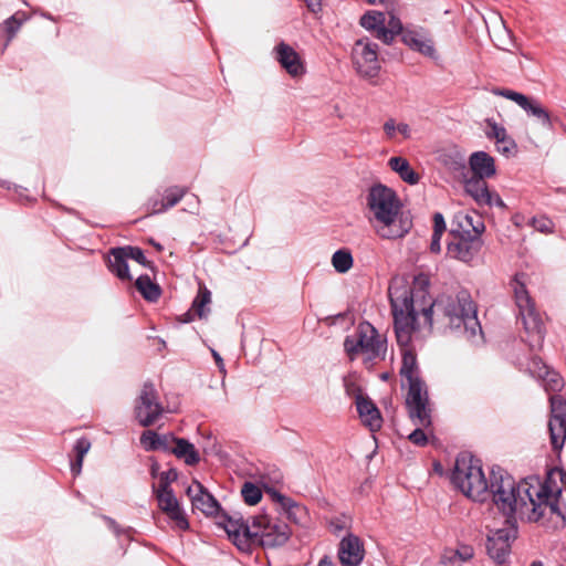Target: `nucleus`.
I'll list each match as a JSON object with an SVG mask.
<instances>
[{
    "mask_svg": "<svg viewBox=\"0 0 566 566\" xmlns=\"http://www.w3.org/2000/svg\"><path fill=\"white\" fill-rule=\"evenodd\" d=\"M276 60L283 69L292 76H298L304 73V66L298 54L293 48L281 42L276 48Z\"/></svg>",
    "mask_w": 566,
    "mask_h": 566,
    "instance_id": "obj_22",
    "label": "nucleus"
},
{
    "mask_svg": "<svg viewBox=\"0 0 566 566\" xmlns=\"http://www.w3.org/2000/svg\"><path fill=\"white\" fill-rule=\"evenodd\" d=\"M370 3H375V0H369Z\"/></svg>",
    "mask_w": 566,
    "mask_h": 566,
    "instance_id": "obj_63",
    "label": "nucleus"
},
{
    "mask_svg": "<svg viewBox=\"0 0 566 566\" xmlns=\"http://www.w3.org/2000/svg\"><path fill=\"white\" fill-rule=\"evenodd\" d=\"M159 509L175 523L180 531H186L189 523L172 490H154Z\"/></svg>",
    "mask_w": 566,
    "mask_h": 566,
    "instance_id": "obj_16",
    "label": "nucleus"
},
{
    "mask_svg": "<svg viewBox=\"0 0 566 566\" xmlns=\"http://www.w3.org/2000/svg\"><path fill=\"white\" fill-rule=\"evenodd\" d=\"M451 480L467 497L478 502L488 500L490 476H485L479 459L468 453L460 454L455 460Z\"/></svg>",
    "mask_w": 566,
    "mask_h": 566,
    "instance_id": "obj_6",
    "label": "nucleus"
},
{
    "mask_svg": "<svg viewBox=\"0 0 566 566\" xmlns=\"http://www.w3.org/2000/svg\"><path fill=\"white\" fill-rule=\"evenodd\" d=\"M211 292L202 283L199 284L198 294L195 297L190 310L180 316L182 323H190L195 317L206 318L210 312Z\"/></svg>",
    "mask_w": 566,
    "mask_h": 566,
    "instance_id": "obj_21",
    "label": "nucleus"
},
{
    "mask_svg": "<svg viewBox=\"0 0 566 566\" xmlns=\"http://www.w3.org/2000/svg\"><path fill=\"white\" fill-rule=\"evenodd\" d=\"M273 499L280 503L282 509L285 511L287 518L296 524H301L303 520L306 517V510L304 506L295 503L292 499L273 492Z\"/></svg>",
    "mask_w": 566,
    "mask_h": 566,
    "instance_id": "obj_28",
    "label": "nucleus"
},
{
    "mask_svg": "<svg viewBox=\"0 0 566 566\" xmlns=\"http://www.w3.org/2000/svg\"><path fill=\"white\" fill-rule=\"evenodd\" d=\"M90 449L91 442L86 438L78 439L74 446L75 454L78 455L80 458H84Z\"/></svg>",
    "mask_w": 566,
    "mask_h": 566,
    "instance_id": "obj_45",
    "label": "nucleus"
},
{
    "mask_svg": "<svg viewBox=\"0 0 566 566\" xmlns=\"http://www.w3.org/2000/svg\"><path fill=\"white\" fill-rule=\"evenodd\" d=\"M496 149L500 154L504 155L505 157H512L515 156V154L517 153V145L515 140L507 135L506 137H504L503 140L496 144Z\"/></svg>",
    "mask_w": 566,
    "mask_h": 566,
    "instance_id": "obj_40",
    "label": "nucleus"
},
{
    "mask_svg": "<svg viewBox=\"0 0 566 566\" xmlns=\"http://www.w3.org/2000/svg\"><path fill=\"white\" fill-rule=\"evenodd\" d=\"M417 428L408 436V439L416 446H420V447H423L427 444L428 442V438H427V434L424 433V431L422 430V428H428V426H420V424H417ZM431 426V423L429 424V427Z\"/></svg>",
    "mask_w": 566,
    "mask_h": 566,
    "instance_id": "obj_43",
    "label": "nucleus"
},
{
    "mask_svg": "<svg viewBox=\"0 0 566 566\" xmlns=\"http://www.w3.org/2000/svg\"><path fill=\"white\" fill-rule=\"evenodd\" d=\"M386 28L392 31L395 35L400 33L402 34L405 31L401 21L395 15H390Z\"/></svg>",
    "mask_w": 566,
    "mask_h": 566,
    "instance_id": "obj_48",
    "label": "nucleus"
},
{
    "mask_svg": "<svg viewBox=\"0 0 566 566\" xmlns=\"http://www.w3.org/2000/svg\"><path fill=\"white\" fill-rule=\"evenodd\" d=\"M211 354H212V357L218 366V369L220 371V374L222 375V377L224 378L226 375H227V370H226V366H224V363H223V359L222 357L220 356V354L214 350V349H211Z\"/></svg>",
    "mask_w": 566,
    "mask_h": 566,
    "instance_id": "obj_49",
    "label": "nucleus"
},
{
    "mask_svg": "<svg viewBox=\"0 0 566 566\" xmlns=\"http://www.w3.org/2000/svg\"><path fill=\"white\" fill-rule=\"evenodd\" d=\"M485 124L488 129L485 135L490 139H495V143L503 140L507 136V132L504 126L499 125L493 118H486Z\"/></svg>",
    "mask_w": 566,
    "mask_h": 566,
    "instance_id": "obj_37",
    "label": "nucleus"
},
{
    "mask_svg": "<svg viewBox=\"0 0 566 566\" xmlns=\"http://www.w3.org/2000/svg\"><path fill=\"white\" fill-rule=\"evenodd\" d=\"M539 379L544 381L545 390L548 392L559 391L564 386L562 377L557 373L549 369L548 373H544Z\"/></svg>",
    "mask_w": 566,
    "mask_h": 566,
    "instance_id": "obj_36",
    "label": "nucleus"
},
{
    "mask_svg": "<svg viewBox=\"0 0 566 566\" xmlns=\"http://www.w3.org/2000/svg\"><path fill=\"white\" fill-rule=\"evenodd\" d=\"M352 518L345 514L334 516L329 520L328 525L333 534L339 535L343 531L349 530Z\"/></svg>",
    "mask_w": 566,
    "mask_h": 566,
    "instance_id": "obj_38",
    "label": "nucleus"
},
{
    "mask_svg": "<svg viewBox=\"0 0 566 566\" xmlns=\"http://www.w3.org/2000/svg\"><path fill=\"white\" fill-rule=\"evenodd\" d=\"M158 470H159V464L157 462H154L151 464V470H150L151 471V475L156 476L158 474Z\"/></svg>",
    "mask_w": 566,
    "mask_h": 566,
    "instance_id": "obj_60",
    "label": "nucleus"
},
{
    "mask_svg": "<svg viewBox=\"0 0 566 566\" xmlns=\"http://www.w3.org/2000/svg\"><path fill=\"white\" fill-rule=\"evenodd\" d=\"M531 566H542V564L538 562H534Z\"/></svg>",
    "mask_w": 566,
    "mask_h": 566,
    "instance_id": "obj_61",
    "label": "nucleus"
},
{
    "mask_svg": "<svg viewBox=\"0 0 566 566\" xmlns=\"http://www.w3.org/2000/svg\"><path fill=\"white\" fill-rule=\"evenodd\" d=\"M491 93L516 103L528 116L536 118L543 127H552L549 113L538 99L509 88L493 87Z\"/></svg>",
    "mask_w": 566,
    "mask_h": 566,
    "instance_id": "obj_13",
    "label": "nucleus"
},
{
    "mask_svg": "<svg viewBox=\"0 0 566 566\" xmlns=\"http://www.w3.org/2000/svg\"><path fill=\"white\" fill-rule=\"evenodd\" d=\"M401 39L411 50L426 56L433 57L436 54L433 41L428 32L422 29H405Z\"/></svg>",
    "mask_w": 566,
    "mask_h": 566,
    "instance_id": "obj_19",
    "label": "nucleus"
},
{
    "mask_svg": "<svg viewBox=\"0 0 566 566\" xmlns=\"http://www.w3.org/2000/svg\"><path fill=\"white\" fill-rule=\"evenodd\" d=\"M469 165L473 176L488 179L496 174L494 158L485 151H475L469 158Z\"/></svg>",
    "mask_w": 566,
    "mask_h": 566,
    "instance_id": "obj_23",
    "label": "nucleus"
},
{
    "mask_svg": "<svg viewBox=\"0 0 566 566\" xmlns=\"http://www.w3.org/2000/svg\"><path fill=\"white\" fill-rule=\"evenodd\" d=\"M549 402L548 431L551 444L554 451H560L566 441V399L562 396L552 395Z\"/></svg>",
    "mask_w": 566,
    "mask_h": 566,
    "instance_id": "obj_15",
    "label": "nucleus"
},
{
    "mask_svg": "<svg viewBox=\"0 0 566 566\" xmlns=\"http://www.w3.org/2000/svg\"><path fill=\"white\" fill-rule=\"evenodd\" d=\"M394 36L392 31L388 30L385 24L376 31V38L381 40L385 44H390Z\"/></svg>",
    "mask_w": 566,
    "mask_h": 566,
    "instance_id": "obj_46",
    "label": "nucleus"
},
{
    "mask_svg": "<svg viewBox=\"0 0 566 566\" xmlns=\"http://www.w3.org/2000/svg\"><path fill=\"white\" fill-rule=\"evenodd\" d=\"M29 19L24 12H17L2 23V30L7 34L2 50H6L12 39L15 36L22 24Z\"/></svg>",
    "mask_w": 566,
    "mask_h": 566,
    "instance_id": "obj_29",
    "label": "nucleus"
},
{
    "mask_svg": "<svg viewBox=\"0 0 566 566\" xmlns=\"http://www.w3.org/2000/svg\"><path fill=\"white\" fill-rule=\"evenodd\" d=\"M441 237L442 234L432 233L431 242H430V251L432 253H439L441 251Z\"/></svg>",
    "mask_w": 566,
    "mask_h": 566,
    "instance_id": "obj_51",
    "label": "nucleus"
},
{
    "mask_svg": "<svg viewBox=\"0 0 566 566\" xmlns=\"http://www.w3.org/2000/svg\"><path fill=\"white\" fill-rule=\"evenodd\" d=\"M366 205L369 222L381 239H401L410 231L411 221L403 217L402 202L391 188L374 185L367 193Z\"/></svg>",
    "mask_w": 566,
    "mask_h": 566,
    "instance_id": "obj_3",
    "label": "nucleus"
},
{
    "mask_svg": "<svg viewBox=\"0 0 566 566\" xmlns=\"http://www.w3.org/2000/svg\"><path fill=\"white\" fill-rule=\"evenodd\" d=\"M388 166L401 180L409 185H417L420 180L419 174L411 168L409 161L403 157L397 156L389 158Z\"/></svg>",
    "mask_w": 566,
    "mask_h": 566,
    "instance_id": "obj_27",
    "label": "nucleus"
},
{
    "mask_svg": "<svg viewBox=\"0 0 566 566\" xmlns=\"http://www.w3.org/2000/svg\"><path fill=\"white\" fill-rule=\"evenodd\" d=\"M517 530L513 524L505 521V526L495 531H490L486 539V551L494 562L503 564L511 552V542L516 538Z\"/></svg>",
    "mask_w": 566,
    "mask_h": 566,
    "instance_id": "obj_14",
    "label": "nucleus"
},
{
    "mask_svg": "<svg viewBox=\"0 0 566 566\" xmlns=\"http://www.w3.org/2000/svg\"><path fill=\"white\" fill-rule=\"evenodd\" d=\"M365 557V548L360 538L348 533L338 545V559L343 566H358Z\"/></svg>",
    "mask_w": 566,
    "mask_h": 566,
    "instance_id": "obj_17",
    "label": "nucleus"
},
{
    "mask_svg": "<svg viewBox=\"0 0 566 566\" xmlns=\"http://www.w3.org/2000/svg\"><path fill=\"white\" fill-rule=\"evenodd\" d=\"M345 389L347 395L354 396L355 398L357 395L363 394L360 388L357 387L354 382L345 381Z\"/></svg>",
    "mask_w": 566,
    "mask_h": 566,
    "instance_id": "obj_54",
    "label": "nucleus"
},
{
    "mask_svg": "<svg viewBox=\"0 0 566 566\" xmlns=\"http://www.w3.org/2000/svg\"><path fill=\"white\" fill-rule=\"evenodd\" d=\"M433 307L441 315L442 322L447 328L461 334L472 343L483 340V332L476 316V305L467 291H460L455 296L441 298L439 302L422 308V315L426 322L432 324Z\"/></svg>",
    "mask_w": 566,
    "mask_h": 566,
    "instance_id": "obj_4",
    "label": "nucleus"
},
{
    "mask_svg": "<svg viewBox=\"0 0 566 566\" xmlns=\"http://www.w3.org/2000/svg\"><path fill=\"white\" fill-rule=\"evenodd\" d=\"M356 408L365 426L371 431L380 429L382 418L376 405L363 394L356 396Z\"/></svg>",
    "mask_w": 566,
    "mask_h": 566,
    "instance_id": "obj_20",
    "label": "nucleus"
},
{
    "mask_svg": "<svg viewBox=\"0 0 566 566\" xmlns=\"http://www.w3.org/2000/svg\"><path fill=\"white\" fill-rule=\"evenodd\" d=\"M155 247L157 248V250H161L163 249L160 244H156Z\"/></svg>",
    "mask_w": 566,
    "mask_h": 566,
    "instance_id": "obj_62",
    "label": "nucleus"
},
{
    "mask_svg": "<svg viewBox=\"0 0 566 566\" xmlns=\"http://www.w3.org/2000/svg\"><path fill=\"white\" fill-rule=\"evenodd\" d=\"M528 369H530L531 374L537 378L542 377L544 373L545 374L548 373V367L537 356H534L531 359V361L528 364Z\"/></svg>",
    "mask_w": 566,
    "mask_h": 566,
    "instance_id": "obj_44",
    "label": "nucleus"
},
{
    "mask_svg": "<svg viewBox=\"0 0 566 566\" xmlns=\"http://www.w3.org/2000/svg\"><path fill=\"white\" fill-rule=\"evenodd\" d=\"M169 441L175 442V447L169 448V451L177 458L184 459L187 465H196L200 461L199 452L187 439L172 437Z\"/></svg>",
    "mask_w": 566,
    "mask_h": 566,
    "instance_id": "obj_26",
    "label": "nucleus"
},
{
    "mask_svg": "<svg viewBox=\"0 0 566 566\" xmlns=\"http://www.w3.org/2000/svg\"><path fill=\"white\" fill-rule=\"evenodd\" d=\"M388 295L397 343L401 347L400 375L406 381L403 385L408 386L406 397L408 413L413 423L429 426L431 423V409L428 392L426 384L419 377L416 353L410 347L417 321L412 290L403 281L395 280L388 287Z\"/></svg>",
    "mask_w": 566,
    "mask_h": 566,
    "instance_id": "obj_1",
    "label": "nucleus"
},
{
    "mask_svg": "<svg viewBox=\"0 0 566 566\" xmlns=\"http://www.w3.org/2000/svg\"><path fill=\"white\" fill-rule=\"evenodd\" d=\"M515 303L518 308V316L522 319L524 329L527 334V342L531 349H539L544 342V324L535 308V304L528 295L524 283L517 277L513 283Z\"/></svg>",
    "mask_w": 566,
    "mask_h": 566,
    "instance_id": "obj_8",
    "label": "nucleus"
},
{
    "mask_svg": "<svg viewBox=\"0 0 566 566\" xmlns=\"http://www.w3.org/2000/svg\"><path fill=\"white\" fill-rule=\"evenodd\" d=\"M187 495L191 500L192 507L201 511L206 515H219L220 505L218 501L203 488V485L195 481L187 489Z\"/></svg>",
    "mask_w": 566,
    "mask_h": 566,
    "instance_id": "obj_18",
    "label": "nucleus"
},
{
    "mask_svg": "<svg viewBox=\"0 0 566 566\" xmlns=\"http://www.w3.org/2000/svg\"><path fill=\"white\" fill-rule=\"evenodd\" d=\"M353 255L348 249H339L332 255V265L338 273H347L353 268Z\"/></svg>",
    "mask_w": 566,
    "mask_h": 566,
    "instance_id": "obj_33",
    "label": "nucleus"
},
{
    "mask_svg": "<svg viewBox=\"0 0 566 566\" xmlns=\"http://www.w3.org/2000/svg\"><path fill=\"white\" fill-rule=\"evenodd\" d=\"M127 260L128 258L123 247L114 248L111 250V255L108 258V269L122 281L132 280Z\"/></svg>",
    "mask_w": 566,
    "mask_h": 566,
    "instance_id": "obj_25",
    "label": "nucleus"
},
{
    "mask_svg": "<svg viewBox=\"0 0 566 566\" xmlns=\"http://www.w3.org/2000/svg\"><path fill=\"white\" fill-rule=\"evenodd\" d=\"M464 189L479 206H493V193L489 190L485 179L472 177L465 181Z\"/></svg>",
    "mask_w": 566,
    "mask_h": 566,
    "instance_id": "obj_24",
    "label": "nucleus"
},
{
    "mask_svg": "<svg viewBox=\"0 0 566 566\" xmlns=\"http://www.w3.org/2000/svg\"><path fill=\"white\" fill-rule=\"evenodd\" d=\"M308 10L313 13H317L322 10V0H304Z\"/></svg>",
    "mask_w": 566,
    "mask_h": 566,
    "instance_id": "obj_53",
    "label": "nucleus"
},
{
    "mask_svg": "<svg viewBox=\"0 0 566 566\" xmlns=\"http://www.w3.org/2000/svg\"><path fill=\"white\" fill-rule=\"evenodd\" d=\"M385 14L378 11H369L360 18V24L366 30L377 31L385 24Z\"/></svg>",
    "mask_w": 566,
    "mask_h": 566,
    "instance_id": "obj_34",
    "label": "nucleus"
},
{
    "mask_svg": "<svg viewBox=\"0 0 566 566\" xmlns=\"http://www.w3.org/2000/svg\"><path fill=\"white\" fill-rule=\"evenodd\" d=\"M241 494L244 502L249 505H255L262 499L261 489L252 482H244L241 489Z\"/></svg>",
    "mask_w": 566,
    "mask_h": 566,
    "instance_id": "obj_35",
    "label": "nucleus"
},
{
    "mask_svg": "<svg viewBox=\"0 0 566 566\" xmlns=\"http://www.w3.org/2000/svg\"><path fill=\"white\" fill-rule=\"evenodd\" d=\"M384 130L389 138H392L397 130V124H396L395 119L390 118V119L386 120L384 124Z\"/></svg>",
    "mask_w": 566,
    "mask_h": 566,
    "instance_id": "obj_50",
    "label": "nucleus"
},
{
    "mask_svg": "<svg viewBox=\"0 0 566 566\" xmlns=\"http://www.w3.org/2000/svg\"><path fill=\"white\" fill-rule=\"evenodd\" d=\"M251 545L274 548L284 545L291 536V530L284 522L272 521L268 515H255Z\"/></svg>",
    "mask_w": 566,
    "mask_h": 566,
    "instance_id": "obj_9",
    "label": "nucleus"
},
{
    "mask_svg": "<svg viewBox=\"0 0 566 566\" xmlns=\"http://www.w3.org/2000/svg\"><path fill=\"white\" fill-rule=\"evenodd\" d=\"M455 554L460 557L461 560H468L473 556V548L470 546H462L455 552Z\"/></svg>",
    "mask_w": 566,
    "mask_h": 566,
    "instance_id": "obj_52",
    "label": "nucleus"
},
{
    "mask_svg": "<svg viewBox=\"0 0 566 566\" xmlns=\"http://www.w3.org/2000/svg\"><path fill=\"white\" fill-rule=\"evenodd\" d=\"M83 459L84 458H80L78 455H76V459L74 462L71 463V470L73 472V474H78L82 470V464H83Z\"/></svg>",
    "mask_w": 566,
    "mask_h": 566,
    "instance_id": "obj_55",
    "label": "nucleus"
},
{
    "mask_svg": "<svg viewBox=\"0 0 566 566\" xmlns=\"http://www.w3.org/2000/svg\"><path fill=\"white\" fill-rule=\"evenodd\" d=\"M318 566H335V565L331 559H328V557L325 556L324 558H322L319 560Z\"/></svg>",
    "mask_w": 566,
    "mask_h": 566,
    "instance_id": "obj_59",
    "label": "nucleus"
},
{
    "mask_svg": "<svg viewBox=\"0 0 566 566\" xmlns=\"http://www.w3.org/2000/svg\"><path fill=\"white\" fill-rule=\"evenodd\" d=\"M344 348L350 359L359 353L365 354L368 360L384 359L387 340L370 323L361 322L355 334L345 338Z\"/></svg>",
    "mask_w": 566,
    "mask_h": 566,
    "instance_id": "obj_7",
    "label": "nucleus"
},
{
    "mask_svg": "<svg viewBox=\"0 0 566 566\" xmlns=\"http://www.w3.org/2000/svg\"><path fill=\"white\" fill-rule=\"evenodd\" d=\"M458 227L450 231V241L447 244V253L450 258L468 263L480 252L483 241L481 234L485 227L480 216L458 213L455 216Z\"/></svg>",
    "mask_w": 566,
    "mask_h": 566,
    "instance_id": "obj_5",
    "label": "nucleus"
},
{
    "mask_svg": "<svg viewBox=\"0 0 566 566\" xmlns=\"http://www.w3.org/2000/svg\"><path fill=\"white\" fill-rule=\"evenodd\" d=\"M165 408L159 401V396L153 382L143 385L135 400L134 413L138 423L143 427L155 424L163 416Z\"/></svg>",
    "mask_w": 566,
    "mask_h": 566,
    "instance_id": "obj_10",
    "label": "nucleus"
},
{
    "mask_svg": "<svg viewBox=\"0 0 566 566\" xmlns=\"http://www.w3.org/2000/svg\"><path fill=\"white\" fill-rule=\"evenodd\" d=\"M160 203H161V200L159 199H151L149 201V211L150 213L155 214V213H161L164 212L165 210H156L160 207Z\"/></svg>",
    "mask_w": 566,
    "mask_h": 566,
    "instance_id": "obj_57",
    "label": "nucleus"
},
{
    "mask_svg": "<svg viewBox=\"0 0 566 566\" xmlns=\"http://www.w3.org/2000/svg\"><path fill=\"white\" fill-rule=\"evenodd\" d=\"M178 478V472L176 469H169L159 474V484L157 490H171L170 483L176 481ZM156 490L155 485L153 486Z\"/></svg>",
    "mask_w": 566,
    "mask_h": 566,
    "instance_id": "obj_41",
    "label": "nucleus"
},
{
    "mask_svg": "<svg viewBox=\"0 0 566 566\" xmlns=\"http://www.w3.org/2000/svg\"><path fill=\"white\" fill-rule=\"evenodd\" d=\"M397 132H399L405 138L410 137V127L406 123L397 124Z\"/></svg>",
    "mask_w": 566,
    "mask_h": 566,
    "instance_id": "obj_56",
    "label": "nucleus"
},
{
    "mask_svg": "<svg viewBox=\"0 0 566 566\" xmlns=\"http://www.w3.org/2000/svg\"><path fill=\"white\" fill-rule=\"evenodd\" d=\"M493 206H497V207H505L503 200L501 199V197L497 195V193H493Z\"/></svg>",
    "mask_w": 566,
    "mask_h": 566,
    "instance_id": "obj_58",
    "label": "nucleus"
},
{
    "mask_svg": "<svg viewBox=\"0 0 566 566\" xmlns=\"http://www.w3.org/2000/svg\"><path fill=\"white\" fill-rule=\"evenodd\" d=\"M446 231V222L442 213L436 212L433 214V233L443 234Z\"/></svg>",
    "mask_w": 566,
    "mask_h": 566,
    "instance_id": "obj_47",
    "label": "nucleus"
},
{
    "mask_svg": "<svg viewBox=\"0 0 566 566\" xmlns=\"http://www.w3.org/2000/svg\"><path fill=\"white\" fill-rule=\"evenodd\" d=\"M548 495L547 486L542 485L541 479L536 475L516 483L513 476L499 467L490 471L488 499H491L506 517V522L513 520L515 515L534 522L545 516H562L558 499L549 502Z\"/></svg>",
    "mask_w": 566,
    "mask_h": 566,
    "instance_id": "obj_2",
    "label": "nucleus"
},
{
    "mask_svg": "<svg viewBox=\"0 0 566 566\" xmlns=\"http://www.w3.org/2000/svg\"><path fill=\"white\" fill-rule=\"evenodd\" d=\"M140 443L146 450H169V438L167 436H159L151 430L143 432Z\"/></svg>",
    "mask_w": 566,
    "mask_h": 566,
    "instance_id": "obj_31",
    "label": "nucleus"
},
{
    "mask_svg": "<svg viewBox=\"0 0 566 566\" xmlns=\"http://www.w3.org/2000/svg\"><path fill=\"white\" fill-rule=\"evenodd\" d=\"M135 286L143 297L149 302H156L160 297L161 290L159 285L153 282L148 275L138 276Z\"/></svg>",
    "mask_w": 566,
    "mask_h": 566,
    "instance_id": "obj_30",
    "label": "nucleus"
},
{
    "mask_svg": "<svg viewBox=\"0 0 566 566\" xmlns=\"http://www.w3.org/2000/svg\"><path fill=\"white\" fill-rule=\"evenodd\" d=\"M370 3H375V0H369Z\"/></svg>",
    "mask_w": 566,
    "mask_h": 566,
    "instance_id": "obj_64",
    "label": "nucleus"
},
{
    "mask_svg": "<svg viewBox=\"0 0 566 566\" xmlns=\"http://www.w3.org/2000/svg\"><path fill=\"white\" fill-rule=\"evenodd\" d=\"M218 524L224 528L229 538L241 551H249L252 542V528L254 527V516L251 524L243 521L242 516L238 513L230 515L221 512L218 515Z\"/></svg>",
    "mask_w": 566,
    "mask_h": 566,
    "instance_id": "obj_11",
    "label": "nucleus"
},
{
    "mask_svg": "<svg viewBox=\"0 0 566 566\" xmlns=\"http://www.w3.org/2000/svg\"><path fill=\"white\" fill-rule=\"evenodd\" d=\"M123 249L125 250L128 259L135 260L136 262L144 266L148 265V261L144 254V251L140 248L126 245L123 247Z\"/></svg>",
    "mask_w": 566,
    "mask_h": 566,
    "instance_id": "obj_42",
    "label": "nucleus"
},
{
    "mask_svg": "<svg viewBox=\"0 0 566 566\" xmlns=\"http://www.w3.org/2000/svg\"><path fill=\"white\" fill-rule=\"evenodd\" d=\"M527 224L533 227L536 231L542 233L553 232L554 223L551 219L544 216L533 217L527 221Z\"/></svg>",
    "mask_w": 566,
    "mask_h": 566,
    "instance_id": "obj_39",
    "label": "nucleus"
},
{
    "mask_svg": "<svg viewBox=\"0 0 566 566\" xmlns=\"http://www.w3.org/2000/svg\"><path fill=\"white\" fill-rule=\"evenodd\" d=\"M188 189L185 187L174 186L164 191L160 207L157 210H168L175 207L187 193Z\"/></svg>",
    "mask_w": 566,
    "mask_h": 566,
    "instance_id": "obj_32",
    "label": "nucleus"
},
{
    "mask_svg": "<svg viewBox=\"0 0 566 566\" xmlns=\"http://www.w3.org/2000/svg\"><path fill=\"white\" fill-rule=\"evenodd\" d=\"M353 62L361 76L376 77L380 70L378 45L368 39L357 40L353 48Z\"/></svg>",
    "mask_w": 566,
    "mask_h": 566,
    "instance_id": "obj_12",
    "label": "nucleus"
}]
</instances>
